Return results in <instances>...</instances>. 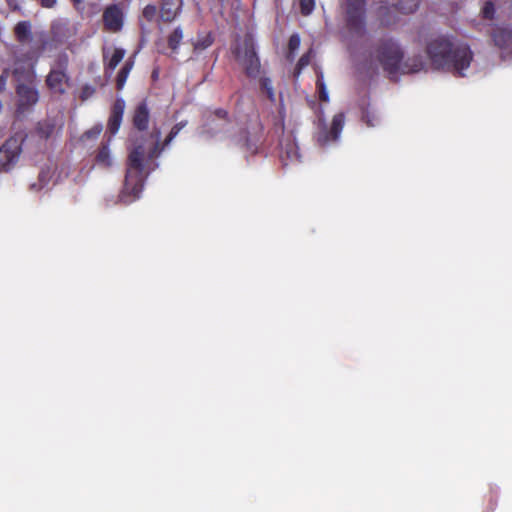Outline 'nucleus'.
Listing matches in <instances>:
<instances>
[{
	"label": "nucleus",
	"instance_id": "obj_22",
	"mask_svg": "<svg viewBox=\"0 0 512 512\" xmlns=\"http://www.w3.org/2000/svg\"><path fill=\"white\" fill-rule=\"evenodd\" d=\"M96 162L103 167H110L112 165V157L110 154L108 144H103L96 155Z\"/></svg>",
	"mask_w": 512,
	"mask_h": 512
},
{
	"label": "nucleus",
	"instance_id": "obj_3",
	"mask_svg": "<svg viewBox=\"0 0 512 512\" xmlns=\"http://www.w3.org/2000/svg\"><path fill=\"white\" fill-rule=\"evenodd\" d=\"M402 59L403 52L398 43L392 39H386L378 44L376 50L371 55V65L381 66L391 77L400 72L416 73L424 67L420 56L409 58L405 62H402Z\"/></svg>",
	"mask_w": 512,
	"mask_h": 512
},
{
	"label": "nucleus",
	"instance_id": "obj_31",
	"mask_svg": "<svg viewBox=\"0 0 512 512\" xmlns=\"http://www.w3.org/2000/svg\"><path fill=\"white\" fill-rule=\"evenodd\" d=\"M483 18L492 20L495 15V5L492 1H486L481 9Z\"/></svg>",
	"mask_w": 512,
	"mask_h": 512
},
{
	"label": "nucleus",
	"instance_id": "obj_41",
	"mask_svg": "<svg viewBox=\"0 0 512 512\" xmlns=\"http://www.w3.org/2000/svg\"><path fill=\"white\" fill-rule=\"evenodd\" d=\"M158 49H159V51H160V52H162V53H166V51H165V49H164V48H161V47L159 46V48H158Z\"/></svg>",
	"mask_w": 512,
	"mask_h": 512
},
{
	"label": "nucleus",
	"instance_id": "obj_1",
	"mask_svg": "<svg viewBox=\"0 0 512 512\" xmlns=\"http://www.w3.org/2000/svg\"><path fill=\"white\" fill-rule=\"evenodd\" d=\"M186 125V121L175 124L161 147V131L157 127L153 128L146 139L135 144L128 156L124 188L120 195L121 202L128 204L140 197L146 177L151 170L158 166V164L151 166L152 161L161 154L165 147L170 145Z\"/></svg>",
	"mask_w": 512,
	"mask_h": 512
},
{
	"label": "nucleus",
	"instance_id": "obj_17",
	"mask_svg": "<svg viewBox=\"0 0 512 512\" xmlns=\"http://www.w3.org/2000/svg\"><path fill=\"white\" fill-rule=\"evenodd\" d=\"M299 158V148L295 142L288 141L286 144L282 145L281 160L284 165H288L289 162H297Z\"/></svg>",
	"mask_w": 512,
	"mask_h": 512
},
{
	"label": "nucleus",
	"instance_id": "obj_42",
	"mask_svg": "<svg viewBox=\"0 0 512 512\" xmlns=\"http://www.w3.org/2000/svg\"><path fill=\"white\" fill-rule=\"evenodd\" d=\"M14 75H15V77L18 76V69L17 68L14 70Z\"/></svg>",
	"mask_w": 512,
	"mask_h": 512
},
{
	"label": "nucleus",
	"instance_id": "obj_14",
	"mask_svg": "<svg viewBox=\"0 0 512 512\" xmlns=\"http://www.w3.org/2000/svg\"><path fill=\"white\" fill-rule=\"evenodd\" d=\"M493 39L503 54H512V30L508 28L498 27L494 30Z\"/></svg>",
	"mask_w": 512,
	"mask_h": 512
},
{
	"label": "nucleus",
	"instance_id": "obj_9",
	"mask_svg": "<svg viewBox=\"0 0 512 512\" xmlns=\"http://www.w3.org/2000/svg\"><path fill=\"white\" fill-rule=\"evenodd\" d=\"M427 53L434 69L444 68L448 64V38L445 35L432 38Z\"/></svg>",
	"mask_w": 512,
	"mask_h": 512
},
{
	"label": "nucleus",
	"instance_id": "obj_39",
	"mask_svg": "<svg viewBox=\"0 0 512 512\" xmlns=\"http://www.w3.org/2000/svg\"><path fill=\"white\" fill-rule=\"evenodd\" d=\"M40 3L44 8H53L56 5L57 0H41Z\"/></svg>",
	"mask_w": 512,
	"mask_h": 512
},
{
	"label": "nucleus",
	"instance_id": "obj_40",
	"mask_svg": "<svg viewBox=\"0 0 512 512\" xmlns=\"http://www.w3.org/2000/svg\"><path fill=\"white\" fill-rule=\"evenodd\" d=\"M225 114H226V112H225V111H223V110H219V111H218V116H219V117H224V115H225Z\"/></svg>",
	"mask_w": 512,
	"mask_h": 512
},
{
	"label": "nucleus",
	"instance_id": "obj_34",
	"mask_svg": "<svg viewBox=\"0 0 512 512\" xmlns=\"http://www.w3.org/2000/svg\"><path fill=\"white\" fill-rule=\"evenodd\" d=\"M315 7V0H300L301 13L305 16L312 13Z\"/></svg>",
	"mask_w": 512,
	"mask_h": 512
},
{
	"label": "nucleus",
	"instance_id": "obj_30",
	"mask_svg": "<svg viewBox=\"0 0 512 512\" xmlns=\"http://www.w3.org/2000/svg\"><path fill=\"white\" fill-rule=\"evenodd\" d=\"M313 55H314L313 49L310 48L308 50V52H306L304 55L301 56V58L299 59V61L297 63V67H296L297 74H299L303 68H305L306 66H308L310 64V61H311V58L313 57Z\"/></svg>",
	"mask_w": 512,
	"mask_h": 512
},
{
	"label": "nucleus",
	"instance_id": "obj_18",
	"mask_svg": "<svg viewBox=\"0 0 512 512\" xmlns=\"http://www.w3.org/2000/svg\"><path fill=\"white\" fill-rule=\"evenodd\" d=\"M31 23L29 21H20L14 28V33L17 40L26 44L32 39Z\"/></svg>",
	"mask_w": 512,
	"mask_h": 512
},
{
	"label": "nucleus",
	"instance_id": "obj_12",
	"mask_svg": "<svg viewBox=\"0 0 512 512\" xmlns=\"http://www.w3.org/2000/svg\"><path fill=\"white\" fill-rule=\"evenodd\" d=\"M16 92L18 96L19 112H24L26 109L35 105L39 99L38 91L31 84H18Z\"/></svg>",
	"mask_w": 512,
	"mask_h": 512
},
{
	"label": "nucleus",
	"instance_id": "obj_4",
	"mask_svg": "<svg viewBox=\"0 0 512 512\" xmlns=\"http://www.w3.org/2000/svg\"><path fill=\"white\" fill-rule=\"evenodd\" d=\"M343 10L351 44L366 37V0H343Z\"/></svg>",
	"mask_w": 512,
	"mask_h": 512
},
{
	"label": "nucleus",
	"instance_id": "obj_7",
	"mask_svg": "<svg viewBox=\"0 0 512 512\" xmlns=\"http://www.w3.org/2000/svg\"><path fill=\"white\" fill-rule=\"evenodd\" d=\"M419 6V0H397L392 6L381 4L376 8L377 16L380 21L385 25H390L396 21L393 14L395 11H400L403 14L413 13Z\"/></svg>",
	"mask_w": 512,
	"mask_h": 512
},
{
	"label": "nucleus",
	"instance_id": "obj_43",
	"mask_svg": "<svg viewBox=\"0 0 512 512\" xmlns=\"http://www.w3.org/2000/svg\"><path fill=\"white\" fill-rule=\"evenodd\" d=\"M74 3H79L81 0H72Z\"/></svg>",
	"mask_w": 512,
	"mask_h": 512
},
{
	"label": "nucleus",
	"instance_id": "obj_11",
	"mask_svg": "<svg viewBox=\"0 0 512 512\" xmlns=\"http://www.w3.org/2000/svg\"><path fill=\"white\" fill-rule=\"evenodd\" d=\"M22 140L11 137L0 147V169L8 170L19 158Z\"/></svg>",
	"mask_w": 512,
	"mask_h": 512
},
{
	"label": "nucleus",
	"instance_id": "obj_37",
	"mask_svg": "<svg viewBox=\"0 0 512 512\" xmlns=\"http://www.w3.org/2000/svg\"><path fill=\"white\" fill-rule=\"evenodd\" d=\"M94 91H95L94 88L91 86L83 87L82 92H81V98L83 100L89 98L94 93Z\"/></svg>",
	"mask_w": 512,
	"mask_h": 512
},
{
	"label": "nucleus",
	"instance_id": "obj_28",
	"mask_svg": "<svg viewBox=\"0 0 512 512\" xmlns=\"http://www.w3.org/2000/svg\"><path fill=\"white\" fill-rule=\"evenodd\" d=\"M122 116H116V115H110L109 121H108V131L112 136H114L121 125L122 122Z\"/></svg>",
	"mask_w": 512,
	"mask_h": 512
},
{
	"label": "nucleus",
	"instance_id": "obj_2",
	"mask_svg": "<svg viewBox=\"0 0 512 512\" xmlns=\"http://www.w3.org/2000/svg\"><path fill=\"white\" fill-rule=\"evenodd\" d=\"M186 125V121L175 124L161 147V131L157 127L153 128L146 139L135 144L128 156L124 188L120 195L121 202L128 204L140 197L146 177L151 170L158 166V164L151 166L152 161L161 154L165 147L170 145Z\"/></svg>",
	"mask_w": 512,
	"mask_h": 512
},
{
	"label": "nucleus",
	"instance_id": "obj_27",
	"mask_svg": "<svg viewBox=\"0 0 512 512\" xmlns=\"http://www.w3.org/2000/svg\"><path fill=\"white\" fill-rule=\"evenodd\" d=\"M363 120L369 127H375L379 124L380 119L375 110L367 109L363 114Z\"/></svg>",
	"mask_w": 512,
	"mask_h": 512
},
{
	"label": "nucleus",
	"instance_id": "obj_21",
	"mask_svg": "<svg viewBox=\"0 0 512 512\" xmlns=\"http://www.w3.org/2000/svg\"><path fill=\"white\" fill-rule=\"evenodd\" d=\"M125 56V50L121 48H115L112 51L111 57L108 59L106 64V71H109V75L112 74L113 70L123 60Z\"/></svg>",
	"mask_w": 512,
	"mask_h": 512
},
{
	"label": "nucleus",
	"instance_id": "obj_8",
	"mask_svg": "<svg viewBox=\"0 0 512 512\" xmlns=\"http://www.w3.org/2000/svg\"><path fill=\"white\" fill-rule=\"evenodd\" d=\"M67 64L68 58L66 55L59 57L58 62L52 66L47 76L46 83L54 93L63 94L66 91L69 81L66 74Z\"/></svg>",
	"mask_w": 512,
	"mask_h": 512
},
{
	"label": "nucleus",
	"instance_id": "obj_26",
	"mask_svg": "<svg viewBox=\"0 0 512 512\" xmlns=\"http://www.w3.org/2000/svg\"><path fill=\"white\" fill-rule=\"evenodd\" d=\"M55 129V124L51 121H44L38 125V134L42 138H48L52 135Z\"/></svg>",
	"mask_w": 512,
	"mask_h": 512
},
{
	"label": "nucleus",
	"instance_id": "obj_32",
	"mask_svg": "<svg viewBox=\"0 0 512 512\" xmlns=\"http://www.w3.org/2000/svg\"><path fill=\"white\" fill-rule=\"evenodd\" d=\"M143 17L148 21H152V20L156 19L157 17L159 18V11H158L157 7L154 5H147L143 9Z\"/></svg>",
	"mask_w": 512,
	"mask_h": 512
},
{
	"label": "nucleus",
	"instance_id": "obj_6",
	"mask_svg": "<svg viewBox=\"0 0 512 512\" xmlns=\"http://www.w3.org/2000/svg\"><path fill=\"white\" fill-rule=\"evenodd\" d=\"M345 117L343 113L334 115L330 126L325 121L319 118L318 131L316 134L317 143L322 146H328L336 142L344 127Z\"/></svg>",
	"mask_w": 512,
	"mask_h": 512
},
{
	"label": "nucleus",
	"instance_id": "obj_33",
	"mask_svg": "<svg viewBox=\"0 0 512 512\" xmlns=\"http://www.w3.org/2000/svg\"><path fill=\"white\" fill-rule=\"evenodd\" d=\"M102 132V125L98 124L92 127L90 130L84 133L82 140L86 141L89 139H96Z\"/></svg>",
	"mask_w": 512,
	"mask_h": 512
},
{
	"label": "nucleus",
	"instance_id": "obj_15",
	"mask_svg": "<svg viewBox=\"0 0 512 512\" xmlns=\"http://www.w3.org/2000/svg\"><path fill=\"white\" fill-rule=\"evenodd\" d=\"M182 7V0H163L160 10L159 19L164 22L174 20Z\"/></svg>",
	"mask_w": 512,
	"mask_h": 512
},
{
	"label": "nucleus",
	"instance_id": "obj_10",
	"mask_svg": "<svg viewBox=\"0 0 512 512\" xmlns=\"http://www.w3.org/2000/svg\"><path fill=\"white\" fill-rule=\"evenodd\" d=\"M471 61L472 52L467 45L458 44L450 47V68L452 67L455 73L465 76L464 70L470 66Z\"/></svg>",
	"mask_w": 512,
	"mask_h": 512
},
{
	"label": "nucleus",
	"instance_id": "obj_16",
	"mask_svg": "<svg viewBox=\"0 0 512 512\" xmlns=\"http://www.w3.org/2000/svg\"><path fill=\"white\" fill-rule=\"evenodd\" d=\"M149 123V109L145 102H141L137 105L134 115H133V124L134 126L140 130L144 131L148 127Z\"/></svg>",
	"mask_w": 512,
	"mask_h": 512
},
{
	"label": "nucleus",
	"instance_id": "obj_20",
	"mask_svg": "<svg viewBox=\"0 0 512 512\" xmlns=\"http://www.w3.org/2000/svg\"><path fill=\"white\" fill-rule=\"evenodd\" d=\"M53 174H54V166L53 165H48V166L42 168L39 173L38 187H37V184L34 183L31 185V189L38 190V189H43L44 187L48 186L52 179Z\"/></svg>",
	"mask_w": 512,
	"mask_h": 512
},
{
	"label": "nucleus",
	"instance_id": "obj_19",
	"mask_svg": "<svg viewBox=\"0 0 512 512\" xmlns=\"http://www.w3.org/2000/svg\"><path fill=\"white\" fill-rule=\"evenodd\" d=\"M182 40L183 30L180 26H177L167 35V48L170 49L172 53H177Z\"/></svg>",
	"mask_w": 512,
	"mask_h": 512
},
{
	"label": "nucleus",
	"instance_id": "obj_35",
	"mask_svg": "<svg viewBox=\"0 0 512 512\" xmlns=\"http://www.w3.org/2000/svg\"><path fill=\"white\" fill-rule=\"evenodd\" d=\"M124 110H125V101L122 98H117L113 105L111 114L123 117Z\"/></svg>",
	"mask_w": 512,
	"mask_h": 512
},
{
	"label": "nucleus",
	"instance_id": "obj_36",
	"mask_svg": "<svg viewBox=\"0 0 512 512\" xmlns=\"http://www.w3.org/2000/svg\"><path fill=\"white\" fill-rule=\"evenodd\" d=\"M212 44V40L209 36H206L203 40H199L194 44V48L196 50L198 49H205L209 47Z\"/></svg>",
	"mask_w": 512,
	"mask_h": 512
},
{
	"label": "nucleus",
	"instance_id": "obj_24",
	"mask_svg": "<svg viewBox=\"0 0 512 512\" xmlns=\"http://www.w3.org/2000/svg\"><path fill=\"white\" fill-rule=\"evenodd\" d=\"M301 44V39L299 34L295 33L291 35L289 42H288V55L287 58L290 61H293L295 58V54L298 51Z\"/></svg>",
	"mask_w": 512,
	"mask_h": 512
},
{
	"label": "nucleus",
	"instance_id": "obj_38",
	"mask_svg": "<svg viewBox=\"0 0 512 512\" xmlns=\"http://www.w3.org/2000/svg\"><path fill=\"white\" fill-rule=\"evenodd\" d=\"M7 79H8V71L5 70L1 75H0V92H2L5 87H6V84H7Z\"/></svg>",
	"mask_w": 512,
	"mask_h": 512
},
{
	"label": "nucleus",
	"instance_id": "obj_13",
	"mask_svg": "<svg viewBox=\"0 0 512 512\" xmlns=\"http://www.w3.org/2000/svg\"><path fill=\"white\" fill-rule=\"evenodd\" d=\"M104 26L108 31L118 32L123 26V12L117 5L108 6L103 13Z\"/></svg>",
	"mask_w": 512,
	"mask_h": 512
},
{
	"label": "nucleus",
	"instance_id": "obj_5",
	"mask_svg": "<svg viewBox=\"0 0 512 512\" xmlns=\"http://www.w3.org/2000/svg\"><path fill=\"white\" fill-rule=\"evenodd\" d=\"M234 55L248 77L256 78L259 75L261 65L256 53L254 39L251 35H246L237 43Z\"/></svg>",
	"mask_w": 512,
	"mask_h": 512
},
{
	"label": "nucleus",
	"instance_id": "obj_29",
	"mask_svg": "<svg viewBox=\"0 0 512 512\" xmlns=\"http://www.w3.org/2000/svg\"><path fill=\"white\" fill-rule=\"evenodd\" d=\"M316 85H317V89H318V92H319V98L322 101L327 102L329 100V95H328V91H327L326 85H325V83L323 81V75L322 74L318 75L317 81H316Z\"/></svg>",
	"mask_w": 512,
	"mask_h": 512
},
{
	"label": "nucleus",
	"instance_id": "obj_23",
	"mask_svg": "<svg viewBox=\"0 0 512 512\" xmlns=\"http://www.w3.org/2000/svg\"><path fill=\"white\" fill-rule=\"evenodd\" d=\"M133 67L132 61H127L125 65L121 68L119 71L117 78H116V86L118 90H122L125 86L126 80L128 78V75Z\"/></svg>",
	"mask_w": 512,
	"mask_h": 512
},
{
	"label": "nucleus",
	"instance_id": "obj_25",
	"mask_svg": "<svg viewBox=\"0 0 512 512\" xmlns=\"http://www.w3.org/2000/svg\"><path fill=\"white\" fill-rule=\"evenodd\" d=\"M260 88H261V91L267 96V98L271 101V102H275L276 101V97H275V93H274V89H273V86H272V82L269 78H261L260 80Z\"/></svg>",
	"mask_w": 512,
	"mask_h": 512
}]
</instances>
